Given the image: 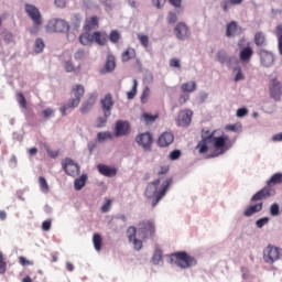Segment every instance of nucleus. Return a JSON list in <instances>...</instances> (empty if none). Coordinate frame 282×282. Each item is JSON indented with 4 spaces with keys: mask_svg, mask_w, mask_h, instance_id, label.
<instances>
[{
    "mask_svg": "<svg viewBox=\"0 0 282 282\" xmlns=\"http://www.w3.org/2000/svg\"><path fill=\"white\" fill-rule=\"evenodd\" d=\"M160 182H162V178H156L153 182L149 183L145 188V197L148 199H152V208H155L158 204H160V200L164 195H166V191H169L171 184H173V178H166L162 182V185L160 188Z\"/></svg>",
    "mask_w": 282,
    "mask_h": 282,
    "instance_id": "obj_1",
    "label": "nucleus"
},
{
    "mask_svg": "<svg viewBox=\"0 0 282 282\" xmlns=\"http://www.w3.org/2000/svg\"><path fill=\"white\" fill-rule=\"evenodd\" d=\"M276 184H282V173L273 174L271 178L267 181V186L252 196L251 202H261V199H268V197L276 195V191L272 188V186H276Z\"/></svg>",
    "mask_w": 282,
    "mask_h": 282,
    "instance_id": "obj_2",
    "label": "nucleus"
},
{
    "mask_svg": "<svg viewBox=\"0 0 282 282\" xmlns=\"http://www.w3.org/2000/svg\"><path fill=\"white\" fill-rule=\"evenodd\" d=\"M72 94L74 98H70L61 109L62 116H67L69 109H76L80 105L82 98L85 96V86L77 84L73 86Z\"/></svg>",
    "mask_w": 282,
    "mask_h": 282,
    "instance_id": "obj_3",
    "label": "nucleus"
},
{
    "mask_svg": "<svg viewBox=\"0 0 282 282\" xmlns=\"http://www.w3.org/2000/svg\"><path fill=\"white\" fill-rule=\"evenodd\" d=\"M207 140L213 142L214 149L220 152V155L226 153V151H230L235 141L230 140V137L223 134L220 137H215V133H212L207 137Z\"/></svg>",
    "mask_w": 282,
    "mask_h": 282,
    "instance_id": "obj_4",
    "label": "nucleus"
},
{
    "mask_svg": "<svg viewBox=\"0 0 282 282\" xmlns=\"http://www.w3.org/2000/svg\"><path fill=\"white\" fill-rule=\"evenodd\" d=\"M171 259L178 265V268H183L184 270L192 268V265H197V260L193 256L186 253V251L172 253Z\"/></svg>",
    "mask_w": 282,
    "mask_h": 282,
    "instance_id": "obj_5",
    "label": "nucleus"
},
{
    "mask_svg": "<svg viewBox=\"0 0 282 282\" xmlns=\"http://www.w3.org/2000/svg\"><path fill=\"white\" fill-rule=\"evenodd\" d=\"M135 142L143 151L151 152L153 150V134L149 131L139 133L135 137Z\"/></svg>",
    "mask_w": 282,
    "mask_h": 282,
    "instance_id": "obj_6",
    "label": "nucleus"
},
{
    "mask_svg": "<svg viewBox=\"0 0 282 282\" xmlns=\"http://www.w3.org/2000/svg\"><path fill=\"white\" fill-rule=\"evenodd\" d=\"M62 169L70 177H77V175H80V165L74 162L70 158H66L62 161Z\"/></svg>",
    "mask_w": 282,
    "mask_h": 282,
    "instance_id": "obj_7",
    "label": "nucleus"
},
{
    "mask_svg": "<svg viewBox=\"0 0 282 282\" xmlns=\"http://www.w3.org/2000/svg\"><path fill=\"white\" fill-rule=\"evenodd\" d=\"M46 30L48 32H58V33L68 32L69 23H67V21L63 19H53L48 21L46 25Z\"/></svg>",
    "mask_w": 282,
    "mask_h": 282,
    "instance_id": "obj_8",
    "label": "nucleus"
},
{
    "mask_svg": "<svg viewBox=\"0 0 282 282\" xmlns=\"http://www.w3.org/2000/svg\"><path fill=\"white\" fill-rule=\"evenodd\" d=\"M138 235L141 239H149V237H153L155 235V225L151 223V220H143L139 223Z\"/></svg>",
    "mask_w": 282,
    "mask_h": 282,
    "instance_id": "obj_9",
    "label": "nucleus"
},
{
    "mask_svg": "<svg viewBox=\"0 0 282 282\" xmlns=\"http://www.w3.org/2000/svg\"><path fill=\"white\" fill-rule=\"evenodd\" d=\"M280 257H281V249H279V247L269 245L263 250V259L265 263H274V261H279Z\"/></svg>",
    "mask_w": 282,
    "mask_h": 282,
    "instance_id": "obj_10",
    "label": "nucleus"
},
{
    "mask_svg": "<svg viewBox=\"0 0 282 282\" xmlns=\"http://www.w3.org/2000/svg\"><path fill=\"white\" fill-rule=\"evenodd\" d=\"M115 137L116 138H124V135H129L131 133V123L124 120H118L115 123Z\"/></svg>",
    "mask_w": 282,
    "mask_h": 282,
    "instance_id": "obj_11",
    "label": "nucleus"
},
{
    "mask_svg": "<svg viewBox=\"0 0 282 282\" xmlns=\"http://www.w3.org/2000/svg\"><path fill=\"white\" fill-rule=\"evenodd\" d=\"M25 12L33 21L34 25H41L43 23L41 11L33 4H25Z\"/></svg>",
    "mask_w": 282,
    "mask_h": 282,
    "instance_id": "obj_12",
    "label": "nucleus"
},
{
    "mask_svg": "<svg viewBox=\"0 0 282 282\" xmlns=\"http://www.w3.org/2000/svg\"><path fill=\"white\" fill-rule=\"evenodd\" d=\"M101 109L104 111V116L109 118L111 116V109H113V96L111 93L105 95V97L100 100Z\"/></svg>",
    "mask_w": 282,
    "mask_h": 282,
    "instance_id": "obj_13",
    "label": "nucleus"
},
{
    "mask_svg": "<svg viewBox=\"0 0 282 282\" xmlns=\"http://www.w3.org/2000/svg\"><path fill=\"white\" fill-rule=\"evenodd\" d=\"M175 142V135L172 132H163L156 141L158 147L160 149H166V147H171Z\"/></svg>",
    "mask_w": 282,
    "mask_h": 282,
    "instance_id": "obj_14",
    "label": "nucleus"
},
{
    "mask_svg": "<svg viewBox=\"0 0 282 282\" xmlns=\"http://www.w3.org/2000/svg\"><path fill=\"white\" fill-rule=\"evenodd\" d=\"M96 100H98V95L90 94L88 98L82 104L80 113H89L91 109H94V105H96Z\"/></svg>",
    "mask_w": 282,
    "mask_h": 282,
    "instance_id": "obj_15",
    "label": "nucleus"
},
{
    "mask_svg": "<svg viewBox=\"0 0 282 282\" xmlns=\"http://www.w3.org/2000/svg\"><path fill=\"white\" fill-rule=\"evenodd\" d=\"M270 96L275 100H281L282 96V85L281 82L276 78L272 79L270 85Z\"/></svg>",
    "mask_w": 282,
    "mask_h": 282,
    "instance_id": "obj_16",
    "label": "nucleus"
},
{
    "mask_svg": "<svg viewBox=\"0 0 282 282\" xmlns=\"http://www.w3.org/2000/svg\"><path fill=\"white\" fill-rule=\"evenodd\" d=\"M175 35L181 41H184L191 36V31L188 30V26L184 22H180L175 29H174Z\"/></svg>",
    "mask_w": 282,
    "mask_h": 282,
    "instance_id": "obj_17",
    "label": "nucleus"
},
{
    "mask_svg": "<svg viewBox=\"0 0 282 282\" xmlns=\"http://www.w3.org/2000/svg\"><path fill=\"white\" fill-rule=\"evenodd\" d=\"M260 58L263 67H272L274 65V55L265 50L260 51Z\"/></svg>",
    "mask_w": 282,
    "mask_h": 282,
    "instance_id": "obj_18",
    "label": "nucleus"
},
{
    "mask_svg": "<svg viewBox=\"0 0 282 282\" xmlns=\"http://www.w3.org/2000/svg\"><path fill=\"white\" fill-rule=\"evenodd\" d=\"M109 41V35L105 31H96L93 33V43H97V45H107Z\"/></svg>",
    "mask_w": 282,
    "mask_h": 282,
    "instance_id": "obj_19",
    "label": "nucleus"
},
{
    "mask_svg": "<svg viewBox=\"0 0 282 282\" xmlns=\"http://www.w3.org/2000/svg\"><path fill=\"white\" fill-rule=\"evenodd\" d=\"M97 169L101 175H105V177H116V174L118 173L116 167H109L105 164H99Z\"/></svg>",
    "mask_w": 282,
    "mask_h": 282,
    "instance_id": "obj_20",
    "label": "nucleus"
},
{
    "mask_svg": "<svg viewBox=\"0 0 282 282\" xmlns=\"http://www.w3.org/2000/svg\"><path fill=\"white\" fill-rule=\"evenodd\" d=\"M191 118H193V111L182 110L178 115L180 124L182 127H188L191 124Z\"/></svg>",
    "mask_w": 282,
    "mask_h": 282,
    "instance_id": "obj_21",
    "label": "nucleus"
},
{
    "mask_svg": "<svg viewBox=\"0 0 282 282\" xmlns=\"http://www.w3.org/2000/svg\"><path fill=\"white\" fill-rule=\"evenodd\" d=\"M98 17L94 15L86 20V24L84 26L85 32H91L93 30H98Z\"/></svg>",
    "mask_w": 282,
    "mask_h": 282,
    "instance_id": "obj_22",
    "label": "nucleus"
},
{
    "mask_svg": "<svg viewBox=\"0 0 282 282\" xmlns=\"http://www.w3.org/2000/svg\"><path fill=\"white\" fill-rule=\"evenodd\" d=\"M261 210H263V203H259L253 206L247 207L243 215H245V217H252V215H254V213H261Z\"/></svg>",
    "mask_w": 282,
    "mask_h": 282,
    "instance_id": "obj_23",
    "label": "nucleus"
},
{
    "mask_svg": "<svg viewBox=\"0 0 282 282\" xmlns=\"http://www.w3.org/2000/svg\"><path fill=\"white\" fill-rule=\"evenodd\" d=\"M253 54H254V51H252V47L250 46L243 47L240 51V61H242V63H248V61L252 58Z\"/></svg>",
    "mask_w": 282,
    "mask_h": 282,
    "instance_id": "obj_24",
    "label": "nucleus"
},
{
    "mask_svg": "<svg viewBox=\"0 0 282 282\" xmlns=\"http://www.w3.org/2000/svg\"><path fill=\"white\" fill-rule=\"evenodd\" d=\"M137 53L135 48L128 47L122 54H121V61L122 63H129V61H132V58H135Z\"/></svg>",
    "mask_w": 282,
    "mask_h": 282,
    "instance_id": "obj_25",
    "label": "nucleus"
},
{
    "mask_svg": "<svg viewBox=\"0 0 282 282\" xmlns=\"http://www.w3.org/2000/svg\"><path fill=\"white\" fill-rule=\"evenodd\" d=\"M197 89V83L187 82L181 85V91L183 94H193Z\"/></svg>",
    "mask_w": 282,
    "mask_h": 282,
    "instance_id": "obj_26",
    "label": "nucleus"
},
{
    "mask_svg": "<svg viewBox=\"0 0 282 282\" xmlns=\"http://www.w3.org/2000/svg\"><path fill=\"white\" fill-rule=\"evenodd\" d=\"M208 142H210V140H208V137H203V140L199 141L196 145L198 153H208Z\"/></svg>",
    "mask_w": 282,
    "mask_h": 282,
    "instance_id": "obj_27",
    "label": "nucleus"
},
{
    "mask_svg": "<svg viewBox=\"0 0 282 282\" xmlns=\"http://www.w3.org/2000/svg\"><path fill=\"white\" fill-rule=\"evenodd\" d=\"M79 43H82V45H91V43H94V35L86 31L79 35Z\"/></svg>",
    "mask_w": 282,
    "mask_h": 282,
    "instance_id": "obj_28",
    "label": "nucleus"
},
{
    "mask_svg": "<svg viewBox=\"0 0 282 282\" xmlns=\"http://www.w3.org/2000/svg\"><path fill=\"white\" fill-rule=\"evenodd\" d=\"M93 243H94L95 250L97 252H100V250H102V236H100L99 234H94Z\"/></svg>",
    "mask_w": 282,
    "mask_h": 282,
    "instance_id": "obj_29",
    "label": "nucleus"
},
{
    "mask_svg": "<svg viewBox=\"0 0 282 282\" xmlns=\"http://www.w3.org/2000/svg\"><path fill=\"white\" fill-rule=\"evenodd\" d=\"M87 182V174H83L80 177L76 178L74 182L75 191H83Z\"/></svg>",
    "mask_w": 282,
    "mask_h": 282,
    "instance_id": "obj_30",
    "label": "nucleus"
},
{
    "mask_svg": "<svg viewBox=\"0 0 282 282\" xmlns=\"http://www.w3.org/2000/svg\"><path fill=\"white\" fill-rule=\"evenodd\" d=\"M237 22L231 21L228 23L226 28V36H228V39H230V36H235V34H237Z\"/></svg>",
    "mask_w": 282,
    "mask_h": 282,
    "instance_id": "obj_31",
    "label": "nucleus"
},
{
    "mask_svg": "<svg viewBox=\"0 0 282 282\" xmlns=\"http://www.w3.org/2000/svg\"><path fill=\"white\" fill-rule=\"evenodd\" d=\"M243 3V0H225L220 3L224 12H228L229 6H241Z\"/></svg>",
    "mask_w": 282,
    "mask_h": 282,
    "instance_id": "obj_32",
    "label": "nucleus"
},
{
    "mask_svg": "<svg viewBox=\"0 0 282 282\" xmlns=\"http://www.w3.org/2000/svg\"><path fill=\"white\" fill-rule=\"evenodd\" d=\"M159 118L158 115H150L148 112H144L141 116V120L145 123V124H153V122H155V120Z\"/></svg>",
    "mask_w": 282,
    "mask_h": 282,
    "instance_id": "obj_33",
    "label": "nucleus"
},
{
    "mask_svg": "<svg viewBox=\"0 0 282 282\" xmlns=\"http://www.w3.org/2000/svg\"><path fill=\"white\" fill-rule=\"evenodd\" d=\"M254 43L258 47H263V45H265V34H263V32H257Z\"/></svg>",
    "mask_w": 282,
    "mask_h": 282,
    "instance_id": "obj_34",
    "label": "nucleus"
},
{
    "mask_svg": "<svg viewBox=\"0 0 282 282\" xmlns=\"http://www.w3.org/2000/svg\"><path fill=\"white\" fill-rule=\"evenodd\" d=\"M275 35L278 36V50H279V53L282 56V24L276 26Z\"/></svg>",
    "mask_w": 282,
    "mask_h": 282,
    "instance_id": "obj_35",
    "label": "nucleus"
},
{
    "mask_svg": "<svg viewBox=\"0 0 282 282\" xmlns=\"http://www.w3.org/2000/svg\"><path fill=\"white\" fill-rule=\"evenodd\" d=\"M107 72H113L116 69V57L113 55H108L106 62Z\"/></svg>",
    "mask_w": 282,
    "mask_h": 282,
    "instance_id": "obj_36",
    "label": "nucleus"
},
{
    "mask_svg": "<svg viewBox=\"0 0 282 282\" xmlns=\"http://www.w3.org/2000/svg\"><path fill=\"white\" fill-rule=\"evenodd\" d=\"M45 50V42H43V39L39 37L35 40L34 44V53L41 54Z\"/></svg>",
    "mask_w": 282,
    "mask_h": 282,
    "instance_id": "obj_37",
    "label": "nucleus"
},
{
    "mask_svg": "<svg viewBox=\"0 0 282 282\" xmlns=\"http://www.w3.org/2000/svg\"><path fill=\"white\" fill-rule=\"evenodd\" d=\"M97 140L98 142H105V140H113V134L109 131L98 132Z\"/></svg>",
    "mask_w": 282,
    "mask_h": 282,
    "instance_id": "obj_38",
    "label": "nucleus"
},
{
    "mask_svg": "<svg viewBox=\"0 0 282 282\" xmlns=\"http://www.w3.org/2000/svg\"><path fill=\"white\" fill-rule=\"evenodd\" d=\"M135 94H138V79H133L132 89L127 93L128 100H133L135 98Z\"/></svg>",
    "mask_w": 282,
    "mask_h": 282,
    "instance_id": "obj_39",
    "label": "nucleus"
},
{
    "mask_svg": "<svg viewBox=\"0 0 282 282\" xmlns=\"http://www.w3.org/2000/svg\"><path fill=\"white\" fill-rule=\"evenodd\" d=\"M39 182H40V188H41L42 193H44V194L50 193V185L47 184V180H45V177H43V176H40Z\"/></svg>",
    "mask_w": 282,
    "mask_h": 282,
    "instance_id": "obj_40",
    "label": "nucleus"
},
{
    "mask_svg": "<svg viewBox=\"0 0 282 282\" xmlns=\"http://www.w3.org/2000/svg\"><path fill=\"white\" fill-rule=\"evenodd\" d=\"M17 98L20 107L22 109H28V100L25 99V96H23L22 93H18Z\"/></svg>",
    "mask_w": 282,
    "mask_h": 282,
    "instance_id": "obj_41",
    "label": "nucleus"
},
{
    "mask_svg": "<svg viewBox=\"0 0 282 282\" xmlns=\"http://www.w3.org/2000/svg\"><path fill=\"white\" fill-rule=\"evenodd\" d=\"M160 261H162V250L156 249L152 257V263H154V265H158Z\"/></svg>",
    "mask_w": 282,
    "mask_h": 282,
    "instance_id": "obj_42",
    "label": "nucleus"
},
{
    "mask_svg": "<svg viewBox=\"0 0 282 282\" xmlns=\"http://www.w3.org/2000/svg\"><path fill=\"white\" fill-rule=\"evenodd\" d=\"M138 234V229L133 226L129 227L127 230V237L129 241H133L135 239V235Z\"/></svg>",
    "mask_w": 282,
    "mask_h": 282,
    "instance_id": "obj_43",
    "label": "nucleus"
},
{
    "mask_svg": "<svg viewBox=\"0 0 282 282\" xmlns=\"http://www.w3.org/2000/svg\"><path fill=\"white\" fill-rule=\"evenodd\" d=\"M107 116L104 115V117H99L97 118L96 120V128L97 129H102V127H106L107 126Z\"/></svg>",
    "mask_w": 282,
    "mask_h": 282,
    "instance_id": "obj_44",
    "label": "nucleus"
},
{
    "mask_svg": "<svg viewBox=\"0 0 282 282\" xmlns=\"http://www.w3.org/2000/svg\"><path fill=\"white\" fill-rule=\"evenodd\" d=\"M7 270H8V263L3 258V253H0V274H6Z\"/></svg>",
    "mask_w": 282,
    "mask_h": 282,
    "instance_id": "obj_45",
    "label": "nucleus"
},
{
    "mask_svg": "<svg viewBox=\"0 0 282 282\" xmlns=\"http://www.w3.org/2000/svg\"><path fill=\"white\" fill-rule=\"evenodd\" d=\"M120 39H121L120 33L117 30L110 32V35H109L110 43H118Z\"/></svg>",
    "mask_w": 282,
    "mask_h": 282,
    "instance_id": "obj_46",
    "label": "nucleus"
},
{
    "mask_svg": "<svg viewBox=\"0 0 282 282\" xmlns=\"http://www.w3.org/2000/svg\"><path fill=\"white\" fill-rule=\"evenodd\" d=\"M138 40L140 41L142 47H149V35L138 34Z\"/></svg>",
    "mask_w": 282,
    "mask_h": 282,
    "instance_id": "obj_47",
    "label": "nucleus"
},
{
    "mask_svg": "<svg viewBox=\"0 0 282 282\" xmlns=\"http://www.w3.org/2000/svg\"><path fill=\"white\" fill-rule=\"evenodd\" d=\"M180 158H182V151L180 150H173L169 154V160H172V161L180 160Z\"/></svg>",
    "mask_w": 282,
    "mask_h": 282,
    "instance_id": "obj_48",
    "label": "nucleus"
},
{
    "mask_svg": "<svg viewBox=\"0 0 282 282\" xmlns=\"http://www.w3.org/2000/svg\"><path fill=\"white\" fill-rule=\"evenodd\" d=\"M63 67H64L65 72H67V73L74 72V63H72L70 59L65 61L63 64Z\"/></svg>",
    "mask_w": 282,
    "mask_h": 282,
    "instance_id": "obj_49",
    "label": "nucleus"
},
{
    "mask_svg": "<svg viewBox=\"0 0 282 282\" xmlns=\"http://www.w3.org/2000/svg\"><path fill=\"white\" fill-rule=\"evenodd\" d=\"M112 200L107 198L106 203L101 206V213H109L111 210Z\"/></svg>",
    "mask_w": 282,
    "mask_h": 282,
    "instance_id": "obj_50",
    "label": "nucleus"
},
{
    "mask_svg": "<svg viewBox=\"0 0 282 282\" xmlns=\"http://www.w3.org/2000/svg\"><path fill=\"white\" fill-rule=\"evenodd\" d=\"M44 149H45L48 158H58V152L52 151V149H50V145H47V143L44 144Z\"/></svg>",
    "mask_w": 282,
    "mask_h": 282,
    "instance_id": "obj_51",
    "label": "nucleus"
},
{
    "mask_svg": "<svg viewBox=\"0 0 282 282\" xmlns=\"http://www.w3.org/2000/svg\"><path fill=\"white\" fill-rule=\"evenodd\" d=\"M19 263L23 265V268H26L28 265H34L33 261L25 259L23 256L19 258Z\"/></svg>",
    "mask_w": 282,
    "mask_h": 282,
    "instance_id": "obj_52",
    "label": "nucleus"
},
{
    "mask_svg": "<svg viewBox=\"0 0 282 282\" xmlns=\"http://www.w3.org/2000/svg\"><path fill=\"white\" fill-rule=\"evenodd\" d=\"M42 116L43 118H45V120H47L48 118H52V116H54V109L52 108L44 109L42 111Z\"/></svg>",
    "mask_w": 282,
    "mask_h": 282,
    "instance_id": "obj_53",
    "label": "nucleus"
},
{
    "mask_svg": "<svg viewBox=\"0 0 282 282\" xmlns=\"http://www.w3.org/2000/svg\"><path fill=\"white\" fill-rule=\"evenodd\" d=\"M268 221H270V218H268V217L260 218L257 220L256 226H257V228H263V226H265V224H268Z\"/></svg>",
    "mask_w": 282,
    "mask_h": 282,
    "instance_id": "obj_54",
    "label": "nucleus"
},
{
    "mask_svg": "<svg viewBox=\"0 0 282 282\" xmlns=\"http://www.w3.org/2000/svg\"><path fill=\"white\" fill-rule=\"evenodd\" d=\"M270 214L273 216V217H276V215H279V204L274 203L271 205L270 207Z\"/></svg>",
    "mask_w": 282,
    "mask_h": 282,
    "instance_id": "obj_55",
    "label": "nucleus"
},
{
    "mask_svg": "<svg viewBox=\"0 0 282 282\" xmlns=\"http://www.w3.org/2000/svg\"><path fill=\"white\" fill-rule=\"evenodd\" d=\"M167 23H177V14H175L174 12H170L167 14Z\"/></svg>",
    "mask_w": 282,
    "mask_h": 282,
    "instance_id": "obj_56",
    "label": "nucleus"
},
{
    "mask_svg": "<svg viewBox=\"0 0 282 282\" xmlns=\"http://www.w3.org/2000/svg\"><path fill=\"white\" fill-rule=\"evenodd\" d=\"M85 58V50L79 48L76 53H75V61H83Z\"/></svg>",
    "mask_w": 282,
    "mask_h": 282,
    "instance_id": "obj_57",
    "label": "nucleus"
},
{
    "mask_svg": "<svg viewBox=\"0 0 282 282\" xmlns=\"http://www.w3.org/2000/svg\"><path fill=\"white\" fill-rule=\"evenodd\" d=\"M226 130L234 132L241 131V124H229L226 127Z\"/></svg>",
    "mask_w": 282,
    "mask_h": 282,
    "instance_id": "obj_58",
    "label": "nucleus"
},
{
    "mask_svg": "<svg viewBox=\"0 0 282 282\" xmlns=\"http://www.w3.org/2000/svg\"><path fill=\"white\" fill-rule=\"evenodd\" d=\"M152 3L155 8H164V3H166V0H152Z\"/></svg>",
    "mask_w": 282,
    "mask_h": 282,
    "instance_id": "obj_59",
    "label": "nucleus"
},
{
    "mask_svg": "<svg viewBox=\"0 0 282 282\" xmlns=\"http://www.w3.org/2000/svg\"><path fill=\"white\" fill-rule=\"evenodd\" d=\"M246 116H248V109H246V108H240V109L237 110V117H238V118H243V117H246Z\"/></svg>",
    "mask_w": 282,
    "mask_h": 282,
    "instance_id": "obj_60",
    "label": "nucleus"
},
{
    "mask_svg": "<svg viewBox=\"0 0 282 282\" xmlns=\"http://www.w3.org/2000/svg\"><path fill=\"white\" fill-rule=\"evenodd\" d=\"M170 66L171 67H176L177 69H180V67H182V65L180 64V59H177V58H172L170 61Z\"/></svg>",
    "mask_w": 282,
    "mask_h": 282,
    "instance_id": "obj_61",
    "label": "nucleus"
},
{
    "mask_svg": "<svg viewBox=\"0 0 282 282\" xmlns=\"http://www.w3.org/2000/svg\"><path fill=\"white\" fill-rule=\"evenodd\" d=\"M132 242L135 250H142V240H138L137 238H134Z\"/></svg>",
    "mask_w": 282,
    "mask_h": 282,
    "instance_id": "obj_62",
    "label": "nucleus"
},
{
    "mask_svg": "<svg viewBox=\"0 0 282 282\" xmlns=\"http://www.w3.org/2000/svg\"><path fill=\"white\" fill-rule=\"evenodd\" d=\"M217 58H218L219 63H226V52H224V51L218 52Z\"/></svg>",
    "mask_w": 282,
    "mask_h": 282,
    "instance_id": "obj_63",
    "label": "nucleus"
},
{
    "mask_svg": "<svg viewBox=\"0 0 282 282\" xmlns=\"http://www.w3.org/2000/svg\"><path fill=\"white\" fill-rule=\"evenodd\" d=\"M50 228H52V220H44L42 224V230H50Z\"/></svg>",
    "mask_w": 282,
    "mask_h": 282,
    "instance_id": "obj_64",
    "label": "nucleus"
}]
</instances>
